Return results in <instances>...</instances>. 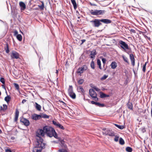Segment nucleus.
I'll use <instances>...</instances> for the list:
<instances>
[{
	"mask_svg": "<svg viewBox=\"0 0 152 152\" xmlns=\"http://www.w3.org/2000/svg\"><path fill=\"white\" fill-rule=\"evenodd\" d=\"M45 134L50 137L53 136L56 138H58L57 134L53 128L48 126H45L43 127Z\"/></svg>",
	"mask_w": 152,
	"mask_h": 152,
	"instance_id": "1",
	"label": "nucleus"
},
{
	"mask_svg": "<svg viewBox=\"0 0 152 152\" xmlns=\"http://www.w3.org/2000/svg\"><path fill=\"white\" fill-rule=\"evenodd\" d=\"M90 22L91 23L93 26L94 27H98L102 25L101 22H102L105 24H109L111 23V20L108 19H94L93 20H91Z\"/></svg>",
	"mask_w": 152,
	"mask_h": 152,
	"instance_id": "2",
	"label": "nucleus"
},
{
	"mask_svg": "<svg viewBox=\"0 0 152 152\" xmlns=\"http://www.w3.org/2000/svg\"><path fill=\"white\" fill-rule=\"evenodd\" d=\"M106 11L102 10H90V13L93 15H103Z\"/></svg>",
	"mask_w": 152,
	"mask_h": 152,
	"instance_id": "3",
	"label": "nucleus"
},
{
	"mask_svg": "<svg viewBox=\"0 0 152 152\" xmlns=\"http://www.w3.org/2000/svg\"><path fill=\"white\" fill-rule=\"evenodd\" d=\"M89 93L90 96L92 97L93 99L96 101H97L98 100V99L97 97V94L93 89H90Z\"/></svg>",
	"mask_w": 152,
	"mask_h": 152,
	"instance_id": "4",
	"label": "nucleus"
},
{
	"mask_svg": "<svg viewBox=\"0 0 152 152\" xmlns=\"http://www.w3.org/2000/svg\"><path fill=\"white\" fill-rule=\"evenodd\" d=\"M102 133L104 135H108L110 136H114L115 135V134L114 132L112 130L107 129L104 132H102Z\"/></svg>",
	"mask_w": 152,
	"mask_h": 152,
	"instance_id": "5",
	"label": "nucleus"
},
{
	"mask_svg": "<svg viewBox=\"0 0 152 152\" xmlns=\"http://www.w3.org/2000/svg\"><path fill=\"white\" fill-rule=\"evenodd\" d=\"M119 43L121 45H120L121 48L123 49L124 51H126V49L129 50V49L128 45L125 42L122 40H120L119 41Z\"/></svg>",
	"mask_w": 152,
	"mask_h": 152,
	"instance_id": "6",
	"label": "nucleus"
},
{
	"mask_svg": "<svg viewBox=\"0 0 152 152\" xmlns=\"http://www.w3.org/2000/svg\"><path fill=\"white\" fill-rule=\"evenodd\" d=\"M11 57L12 59H18L19 58V53L15 51H12L11 54Z\"/></svg>",
	"mask_w": 152,
	"mask_h": 152,
	"instance_id": "7",
	"label": "nucleus"
},
{
	"mask_svg": "<svg viewBox=\"0 0 152 152\" xmlns=\"http://www.w3.org/2000/svg\"><path fill=\"white\" fill-rule=\"evenodd\" d=\"M45 131L44 129H38L36 133L37 137H39V136H44L45 135Z\"/></svg>",
	"mask_w": 152,
	"mask_h": 152,
	"instance_id": "8",
	"label": "nucleus"
},
{
	"mask_svg": "<svg viewBox=\"0 0 152 152\" xmlns=\"http://www.w3.org/2000/svg\"><path fill=\"white\" fill-rule=\"evenodd\" d=\"M20 121L23 123L25 126H28L30 124L29 121L27 119L24 118H21L20 119Z\"/></svg>",
	"mask_w": 152,
	"mask_h": 152,
	"instance_id": "9",
	"label": "nucleus"
},
{
	"mask_svg": "<svg viewBox=\"0 0 152 152\" xmlns=\"http://www.w3.org/2000/svg\"><path fill=\"white\" fill-rule=\"evenodd\" d=\"M33 120H37L41 118V116L40 115H37L36 114H34L31 116Z\"/></svg>",
	"mask_w": 152,
	"mask_h": 152,
	"instance_id": "10",
	"label": "nucleus"
},
{
	"mask_svg": "<svg viewBox=\"0 0 152 152\" xmlns=\"http://www.w3.org/2000/svg\"><path fill=\"white\" fill-rule=\"evenodd\" d=\"M77 90L78 92L81 93V94L84 96L85 90L81 86H77Z\"/></svg>",
	"mask_w": 152,
	"mask_h": 152,
	"instance_id": "11",
	"label": "nucleus"
},
{
	"mask_svg": "<svg viewBox=\"0 0 152 152\" xmlns=\"http://www.w3.org/2000/svg\"><path fill=\"white\" fill-rule=\"evenodd\" d=\"M42 150L41 148H40L39 145H38V146L34 148L33 151V152H41Z\"/></svg>",
	"mask_w": 152,
	"mask_h": 152,
	"instance_id": "12",
	"label": "nucleus"
},
{
	"mask_svg": "<svg viewBox=\"0 0 152 152\" xmlns=\"http://www.w3.org/2000/svg\"><path fill=\"white\" fill-rule=\"evenodd\" d=\"M96 54V50H93L91 52L90 54V58L92 59H94Z\"/></svg>",
	"mask_w": 152,
	"mask_h": 152,
	"instance_id": "13",
	"label": "nucleus"
},
{
	"mask_svg": "<svg viewBox=\"0 0 152 152\" xmlns=\"http://www.w3.org/2000/svg\"><path fill=\"white\" fill-rule=\"evenodd\" d=\"M19 5L21 7V10H24L26 8V5L25 3L23 2H20L19 3Z\"/></svg>",
	"mask_w": 152,
	"mask_h": 152,
	"instance_id": "14",
	"label": "nucleus"
},
{
	"mask_svg": "<svg viewBox=\"0 0 152 152\" xmlns=\"http://www.w3.org/2000/svg\"><path fill=\"white\" fill-rule=\"evenodd\" d=\"M37 143H38V145H39L40 143L42 142L43 141V139L41 137V136H39V137H37Z\"/></svg>",
	"mask_w": 152,
	"mask_h": 152,
	"instance_id": "15",
	"label": "nucleus"
},
{
	"mask_svg": "<svg viewBox=\"0 0 152 152\" xmlns=\"http://www.w3.org/2000/svg\"><path fill=\"white\" fill-rule=\"evenodd\" d=\"M111 67L113 69H115L117 66V64L115 61H113L110 64Z\"/></svg>",
	"mask_w": 152,
	"mask_h": 152,
	"instance_id": "16",
	"label": "nucleus"
},
{
	"mask_svg": "<svg viewBox=\"0 0 152 152\" xmlns=\"http://www.w3.org/2000/svg\"><path fill=\"white\" fill-rule=\"evenodd\" d=\"M19 113V112L18 110L17 109H16L15 118V121H16L18 120Z\"/></svg>",
	"mask_w": 152,
	"mask_h": 152,
	"instance_id": "17",
	"label": "nucleus"
},
{
	"mask_svg": "<svg viewBox=\"0 0 152 152\" xmlns=\"http://www.w3.org/2000/svg\"><path fill=\"white\" fill-rule=\"evenodd\" d=\"M35 107L36 109L38 111H40L41 109V106L40 105L38 104L37 103H35Z\"/></svg>",
	"mask_w": 152,
	"mask_h": 152,
	"instance_id": "18",
	"label": "nucleus"
},
{
	"mask_svg": "<svg viewBox=\"0 0 152 152\" xmlns=\"http://www.w3.org/2000/svg\"><path fill=\"white\" fill-rule=\"evenodd\" d=\"M68 93L69 94H71L72 93L74 92L73 89V87L72 86H69L68 89Z\"/></svg>",
	"mask_w": 152,
	"mask_h": 152,
	"instance_id": "19",
	"label": "nucleus"
},
{
	"mask_svg": "<svg viewBox=\"0 0 152 152\" xmlns=\"http://www.w3.org/2000/svg\"><path fill=\"white\" fill-rule=\"evenodd\" d=\"M75 9L77 8V5L75 0H71Z\"/></svg>",
	"mask_w": 152,
	"mask_h": 152,
	"instance_id": "20",
	"label": "nucleus"
},
{
	"mask_svg": "<svg viewBox=\"0 0 152 152\" xmlns=\"http://www.w3.org/2000/svg\"><path fill=\"white\" fill-rule=\"evenodd\" d=\"M11 99V97L7 95L5 97L4 100L7 103H8Z\"/></svg>",
	"mask_w": 152,
	"mask_h": 152,
	"instance_id": "21",
	"label": "nucleus"
},
{
	"mask_svg": "<svg viewBox=\"0 0 152 152\" xmlns=\"http://www.w3.org/2000/svg\"><path fill=\"white\" fill-rule=\"evenodd\" d=\"M4 49L7 53H9L10 50L9 48V45L8 44H6V46L4 47Z\"/></svg>",
	"mask_w": 152,
	"mask_h": 152,
	"instance_id": "22",
	"label": "nucleus"
},
{
	"mask_svg": "<svg viewBox=\"0 0 152 152\" xmlns=\"http://www.w3.org/2000/svg\"><path fill=\"white\" fill-rule=\"evenodd\" d=\"M127 106L128 108L131 110L133 109L132 104V103L129 102L127 104Z\"/></svg>",
	"mask_w": 152,
	"mask_h": 152,
	"instance_id": "23",
	"label": "nucleus"
},
{
	"mask_svg": "<svg viewBox=\"0 0 152 152\" xmlns=\"http://www.w3.org/2000/svg\"><path fill=\"white\" fill-rule=\"evenodd\" d=\"M115 125L120 129H122L125 127L123 125H120L116 124H115Z\"/></svg>",
	"mask_w": 152,
	"mask_h": 152,
	"instance_id": "24",
	"label": "nucleus"
},
{
	"mask_svg": "<svg viewBox=\"0 0 152 152\" xmlns=\"http://www.w3.org/2000/svg\"><path fill=\"white\" fill-rule=\"evenodd\" d=\"M41 118H49V116L45 114H42L40 115Z\"/></svg>",
	"mask_w": 152,
	"mask_h": 152,
	"instance_id": "25",
	"label": "nucleus"
},
{
	"mask_svg": "<svg viewBox=\"0 0 152 152\" xmlns=\"http://www.w3.org/2000/svg\"><path fill=\"white\" fill-rule=\"evenodd\" d=\"M41 2L42 3V4L41 5H39L38 7L41 10H42L44 9V5L43 2V1H42Z\"/></svg>",
	"mask_w": 152,
	"mask_h": 152,
	"instance_id": "26",
	"label": "nucleus"
},
{
	"mask_svg": "<svg viewBox=\"0 0 152 152\" xmlns=\"http://www.w3.org/2000/svg\"><path fill=\"white\" fill-rule=\"evenodd\" d=\"M17 39L20 41H21L22 40V36L21 35L18 34L16 36Z\"/></svg>",
	"mask_w": 152,
	"mask_h": 152,
	"instance_id": "27",
	"label": "nucleus"
},
{
	"mask_svg": "<svg viewBox=\"0 0 152 152\" xmlns=\"http://www.w3.org/2000/svg\"><path fill=\"white\" fill-rule=\"evenodd\" d=\"M122 57L123 58L124 60L127 64H129V62L128 61V58L124 55H123Z\"/></svg>",
	"mask_w": 152,
	"mask_h": 152,
	"instance_id": "28",
	"label": "nucleus"
},
{
	"mask_svg": "<svg viewBox=\"0 0 152 152\" xmlns=\"http://www.w3.org/2000/svg\"><path fill=\"white\" fill-rule=\"evenodd\" d=\"M69 96L73 99H75L76 98V95L75 93L73 92L71 94H69Z\"/></svg>",
	"mask_w": 152,
	"mask_h": 152,
	"instance_id": "29",
	"label": "nucleus"
},
{
	"mask_svg": "<svg viewBox=\"0 0 152 152\" xmlns=\"http://www.w3.org/2000/svg\"><path fill=\"white\" fill-rule=\"evenodd\" d=\"M126 151L127 152H132V148L130 147H127L126 148Z\"/></svg>",
	"mask_w": 152,
	"mask_h": 152,
	"instance_id": "30",
	"label": "nucleus"
},
{
	"mask_svg": "<svg viewBox=\"0 0 152 152\" xmlns=\"http://www.w3.org/2000/svg\"><path fill=\"white\" fill-rule=\"evenodd\" d=\"M97 64L99 66V68L100 69H102V67L101 66V61L99 59H98L97 60Z\"/></svg>",
	"mask_w": 152,
	"mask_h": 152,
	"instance_id": "31",
	"label": "nucleus"
},
{
	"mask_svg": "<svg viewBox=\"0 0 152 152\" xmlns=\"http://www.w3.org/2000/svg\"><path fill=\"white\" fill-rule=\"evenodd\" d=\"M83 69L82 67H80L78 68V69L77 70V72L78 73H80L81 74L83 72Z\"/></svg>",
	"mask_w": 152,
	"mask_h": 152,
	"instance_id": "32",
	"label": "nucleus"
},
{
	"mask_svg": "<svg viewBox=\"0 0 152 152\" xmlns=\"http://www.w3.org/2000/svg\"><path fill=\"white\" fill-rule=\"evenodd\" d=\"M109 96L105 94L102 93L100 94V97L101 98H104L105 97H108Z\"/></svg>",
	"mask_w": 152,
	"mask_h": 152,
	"instance_id": "33",
	"label": "nucleus"
},
{
	"mask_svg": "<svg viewBox=\"0 0 152 152\" xmlns=\"http://www.w3.org/2000/svg\"><path fill=\"white\" fill-rule=\"evenodd\" d=\"M40 146H39L40 148H41V150L43 148H45V144L44 143H43V142L40 143Z\"/></svg>",
	"mask_w": 152,
	"mask_h": 152,
	"instance_id": "34",
	"label": "nucleus"
},
{
	"mask_svg": "<svg viewBox=\"0 0 152 152\" xmlns=\"http://www.w3.org/2000/svg\"><path fill=\"white\" fill-rule=\"evenodd\" d=\"M119 142V143L121 145H123L124 144V140L121 137L120 138Z\"/></svg>",
	"mask_w": 152,
	"mask_h": 152,
	"instance_id": "35",
	"label": "nucleus"
},
{
	"mask_svg": "<svg viewBox=\"0 0 152 152\" xmlns=\"http://www.w3.org/2000/svg\"><path fill=\"white\" fill-rule=\"evenodd\" d=\"M129 57L131 61H135L134 55L132 54H130Z\"/></svg>",
	"mask_w": 152,
	"mask_h": 152,
	"instance_id": "36",
	"label": "nucleus"
},
{
	"mask_svg": "<svg viewBox=\"0 0 152 152\" xmlns=\"http://www.w3.org/2000/svg\"><path fill=\"white\" fill-rule=\"evenodd\" d=\"M90 66L91 68L93 69H95L94 63V61H92L91 63Z\"/></svg>",
	"mask_w": 152,
	"mask_h": 152,
	"instance_id": "37",
	"label": "nucleus"
},
{
	"mask_svg": "<svg viewBox=\"0 0 152 152\" xmlns=\"http://www.w3.org/2000/svg\"><path fill=\"white\" fill-rule=\"evenodd\" d=\"M52 122H53V124L54 125L56 126L58 128V126L59 125V124H60L58 122H56V121H52Z\"/></svg>",
	"mask_w": 152,
	"mask_h": 152,
	"instance_id": "38",
	"label": "nucleus"
},
{
	"mask_svg": "<svg viewBox=\"0 0 152 152\" xmlns=\"http://www.w3.org/2000/svg\"><path fill=\"white\" fill-rule=\"evenodd\" d=\"M84 81V80L83 79H81L79 80L77 82L79 84L81 85L83 83Z\"/></svg>",
	"mask_w": 152,
	"mask_h": 152,
	"instance_id": "39",
	"label": "nucleus"
},
{
	"mask_svg": "<svg viewBox=\"0 0 152 152\" xmlns=\"http://www.w3.org/2000/svg\"><path fill=\"white\" fill-rule=\"evenodd\" d=\"M96 105L99 107H103L104 106V104H101L99 102H96Z\"/></svg>",
	"mask_w": 152,
	"mask_h": 152,
	"instance_id": "40",
	"label": "nucleus"
},
{
	"mask_svg": "<svg viewBox=\"0 0 152 152\" xmlns=\"http://www.w3.org/2000/svg\"><path fill=\"white\" fill-rule=\"evenodd\" d=\"M148 62H146L145 64L143 65V68H142V71L144 72H145L146 70V64L148 63Z\"/></svg>",
	"mask_w": 152,
	"mask_h": 152,
	"instance_id": "41",
	"label": "nucleus"
},
{
	"mask_svg": "<svg viewBox=\"0 0 152 152\" xmlns=\"http://www.w3.org/2000/svg\"><path fill=\"white\" fill-rule=\"evenodd\" d=\"M14 85L15 87L16 88V89L18 90H19V85L18 84L16 83H14Z\"/></svg>",
	"mask_w": 152,
	"mask_h": 152,
	"instance_id": "42",
	"label": "nucleus"
},
{
	"mask_svg": "<svg viewBox=\"0 0 152 152\" xmlns=\"http://www.w3.org/2000/svg\"><path fill=\"white\" fill-rule=\"evenodd\" d=\"M0 80L1 82L3 84H4L5 81L4 78L3 77H1L0 78Z\"/></svg>",
	"mask_w": 152,
	"mask_h": 152,
	"instance_id": "43",
	"label": "nucleus"
},
{
	"mask_svg": "<svg viewBox=\"0 0 152 152\" xmlns=\"http://www.w3.org/2000/svg\"><path fill=\"white\" fill-rule=\"evenodd\" d=\"M107 77V75H105L101 78V79L102 80H105L106 79Z\"/></svg>",
	"mask_w": 152,
	"mask_h": 152,
	"instance_id": "44",
	"label": "nucleus"
},
{
	"mask_svg": "<svg viewBox=\"0 0 152 152\" xmlns=\"http://www.w3.org/2000/svg\"><path fill=\"white\" fill-rule=\"evenodd\" d=\"M115 136V137L114 138V140L115 141V142H117L118 141V139L119 138V137L118 136L116 135V136Z\"/></svg>",
	"mask_w": 152,
	"mask_h": 152,
	"instance_id": "45",
	"label": "nucleus"
},
{
	"mask_svg": "<svg viewBox=\"0 0 152 152\" xmlns=\"http://www.w3.org/2000/svg\"><path fill=\"white\" fill-rule=\"evenodd\" d=\"M82 67V68H83V70L84 71L86 70H87V67L86 65H83V66H82V67Z\"/></svg>",
	"mask_w": 152,
	"mask_h": 152,
	"instance_id": "46",
	"label": "nucleus"
},
{
	"mask_svg": "<svg viewBox=\"0 0 152 152\" xmlns=\"http://www.w3.org/2000/svg\"><path fill=\"white\" fill-rule=\"evenodd\" d=\"M3 110L4 111L6 110L7 108V105L5 104H3Z\"/></svg>",
	"mask_w": 152,
	"mask_h": 152,
	"instance_id": "47",
	"label": "nucleus"
},
{
	"mask_svg": "<svg viewBox=\"0 0 152 152\" xmlns=\"http://www.w3.org/2000/svg\"><path fill=\"white\" fill-rule=\"evenodd\" d=\"M58 128H59L62 129H64V127L60 124H59V125L58 126Z\"/></svg>",
	"mask_w": 152,
	"mask_h": 152,
	"instance_id": "48",
	"label": "nucleus"
},
{
	"mask_svg": "<svg viewBox=\"0 0 152 152\" xmlns=\"http://www.w3.org/2000/svg\"><path fill=\"white\" fill-rule=\"evenodd\" d=\"M58 139L61 142V143L62 144H64V140L62 139H61L59 137H58Z\"/></svg>",
	"mask_w": 152,
	"mask_h": 152,
	"instance_id": "49",
	"label": "nucleus"
},
{
	"mask_svg": "<svg viewBox=\"0 0 152 152\" xmlns=\"http://www.w3.org/2000/svg\"><path fill=\"white\" fill-rule=\"evenodd\" d=\"M18 31L17 30H15L14 32V36L16 37V36L18 34Z\"/></svg>",
	"mask_w": 152,
	"mask_h": 152,
	"instance_id": "50",
	"label": "nucleus"
},
{
	"mask_svg": "<svg viewBox=\"0 0 152 152\" xmlns=\"http://www.w3.org/2000/svg\"><path fill=\"white\" fill-rule=\"evenodd\" d=\"M102 61L103 62V63L104 64V66L105 65V64L106 63V59L105 58H102Z\"/></svg>",
	"mask_w": 152,
	"mask_h": 152,
	"instance_id": "51",
	"label": "nucleus"
},
{
	"mask_svg": "<svg viewBox=\"0 0 152 152\" xmlns=\"http://www.w3.org/2000/svg\"><path fill=\"white\" fill-rule=\"evenodd\" d=\"M128 50H126V51H124L126 53L128 54H129V53H131V49L130 48H129V49Z\"/></svg>",
	"mask_w": 152,
	"mask_h": 152,
	"instance_id": "52",
	"label": "nucleus"
},
{
	"mask_svg": "<svg viewBox=\"0 0 152 152\" xmlns=\"http://www.w3.org/2000/svg\"><path fill=\"white\" fill-rule=\"evenodd\" d=\"M60 152H67L64 149H60L59 150Z\"/></svg>",
	"mask_w": 152,
	"mask_h": 152,
	"instance_id": "53",
	"label": "nucleus"
},
{
	"mask_svg": "<svg viewBox=\"0 0 152 152\" xmlns=\"http://www.w3.org/2000/svg\"><path fill=\"white\" fill-rule=\"evenodd\" d=\"M131 61L132 65L133 66H134V64H135V61Z\"/></svg>",
	"mask_w": 152,
	"mask_h": 152,
	"instance_id": "54",
	"label": "nucleus"
},
{
	"mask_svg": "<svg viewBox=\"0 0 152 152\" xmlns=\"http://www.w3.org/2000/svg\"><path fill=\"white\" fill-rule=\"evenodd\" d=\"M6 152H12V151L10 149H7L6 150Z\"/></svg>",
	"mask_w": 152,
	"mask_h": 152,
	"instance_id": "55",
	"label": "nucleus"
},
{
	"mask_svg": "<svg viewBox=\"0 0 152 152\" xmlns=\"http://www.w3.org/2000/svg\"><path fill=\"white\" fill-rule=\"evenodd\" d=\"M26 100L25 99H23L22 100V102L23 104H24L26 102Z\"/></svg>",
	"mask_w": 152,
	"mask_h": 152,
	"instance_id": "56",
	"label": "nucleus"
},
{
	"mask_svg": "<svg viewBox=\"0 0 152 152\" xmlns=\"http://www.w3.org/2000/svg\"><path fill=\"white\" fill-rule=\"evenodd\" d=\"M91 103L92 104H96V102H94V101H92L91 102Z\"/></svg>",
	"mask_w": 152,
	"mask_h": 152,
	"instance_id": "57",
	"label": "nucleus"
},
{
	"mask_svg": "<svg viewBox=\"0 0 152 152\" xmlns=\"http://www.w3.org/2000/svg\"><path fill=\"white\" fill-rule=\"evenodd\" d=\"M94 89L96 91H99V89L95 87L94 88Z\"/></svg>",
	"mask_w": 152,
	"mask_h": 152,
	"instance_id": "58",
	"label": "nucleus"
},
{
	"mask_svg": "<svg viewBox=\"0 0 152 152\" xmlns=\"http://www.w3.org/2000/svg\"><path fill=\"white\" fill-rule=\"evenodd\" d=\"M145 128H143V129H142V132L143 133H144L145 132Z\"/></svg>",
	"mask_w": 152,
	"mask_h": 152,
	"instance_id": "59",
	"label": "nucleus"
},
{
	"mask_svg": "<svg viewBox=\"0 0 152 152\" xmlns=\"http://www.w3.org/2000/svg\"><path fill=\"white\" fill-rule=\"evenodd\" d=\"M131 32H132L133 33H135V31L133 29H131Z\"/></svg>",
	"mask_w": 152,
	"mask_h": 152,
	"instance_id": "60",
	"label": "nucleus"
},
{
	"mask_svg": "<svg viewBox=\"0 0 152 152\" xmlns=\"http://www.w3.org/2000/svg\"><path fill=\"white\" fill-rule=\"evenodd\" d=\"M90 5L91 6H96V4H92L91 3H90Z\"/></svg>",
	"mask_w": 152,
	"mask_h": 152,
	"instance_id": "61",
	"label": "nucleus"
},
{
	"mask_svg": "<svg viewBox=\"0 0 152 152\" xmlns=\"http://www.w3.org/2000/svg\"><path fill=\"white\" fill-rule=\"evenodd\" d=\"M85 41H86V40L85 39H82V40H81L82 44H83V43Z\"/></svg>",
	"mask_w": 152,
	"mask_h": 152,
	"instance_id": "62",
	"label": "nucleus"
},
{
	"mask_svg": "<svg viewBox=\"0 0 152 152\" xmlns=\"http://www.w3.org/2000/svg\"><path fill=\"white\" fill-rule=\"evenodd\" d=\"M61 102L63 103V105H66V103H65L64 102H63V101H61Z\"/></svg>",
	"mask_w": 152,
	"mask_h": 152,
	"instance_id": "63",
	"label": "nucleus"
},
{
	"mask_svg": "<svg viewBox=\"0 0 152 152\" xmlns=\"http://www.w3.org/2000/svg\"><path fill=\"white\" fill-rule=\"evenodd\" d=\"M107 129H106V128H103V132H104V131H105V130H106Z\"/></svg>",
	"mask_w": 152,
	"mask_h": 152,
	"instance_id": "64",
	"label": "nucleus"
}]
</instances>
